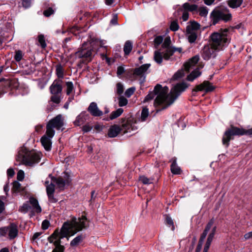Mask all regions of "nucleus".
I'll return each mask as SVG.
<instances>
[{"label":"nucleus","mask_w":252,"mask_h":252,"mask_svg":"<svg viewBox=\"0 0 252 252\" xmlns=\"http://www.w3.org/2000/svg\"><path fill=\"white\" fill-rule=\"evenodd\" d=\"M172 163L171 165V171L174 174H180L181 168L177 165L176 158H172Z\"/></svg>","instance_id":"27"},{"label":"nucleus","mask_w":252,"mask_h":252,"mask_svg":"<svg viewBox=\"0 0 252 252\" xmlns=\"http://www.w3.org/2000/svg\"><path fill=\"white\" fill-rule=\"evenodd\" d=\"M31 0H22L23 6L26 8L29 7L31 6Z\"/></svg>","instance_id":"52"},{"label":"nucleus","mask_w":252,"mask_h":252,"mask_svg":"<svg viewBox=\"0 0 252 252\" xmlns=\"http://www.w3.org/2000/svg\"><path fill=\"white\" fill-rule=\"evenodd\" d=\"M124 112L122 108H118L116 111H113L109 117V119L111 120H114L118 117H119Z\"/></svg>","instance_id":"34"},{"label":"nucleus","mask_w":252,"mask_h":252,"mask_svg":"<svg viewBox=\"0 0 252 252\" xmlns=\"http://www.w3.org/2000/svg\"><path fill=\"white\" fill-rule=\"evenodd\" d=\"M139 181L145 185H148L152 183V180L145 176H140L139 177Z\"/></svg>","instance_id":"42"},{"label":"nucleus","mask_w":252,"mask_h":252,"mask_svg":"<svg viewBox=\"0 0 252 252\" xmlns=\"http://www.w3.org/2000/svg\"><path fill=\"white\" fill-rule=\"evenodd\" d=\"M201 75V72H200L198 68H196L193 71H192L189 75L187 77V80L190 81H192L195 78L198 77Z\"/></svg>","instance_id":"29"},{"label":"nucleus","mask_w":252,"mask_h":252,"mask_svg":"<svg viewBox=\"0 0 252 252\" xmlns=\"http://www.w3.org/2000/svg\"><path fill=\"white\" fill-rule=\"evenodd\" d=\"M24 177H25L24 172L22 170H19L17 173V180L20 181H22L24 179Z\"/></svg>","instance_id":"49"},{"label":"nucleus","mask_w":252,"mask_h":252,"mask_svg":"<svg viewBox=\"0 0 252 252\" xmlns=\"http://www.w3.org/2000/svg\"><path fill=\"white\" fill-rule=\"evenodd\" d=\"M135 91V88L134 87L128 88L126 91L125 94L126 97H129L133 94Z\"/></svg>","instance_id":"44"},{"label":"nucleus","mask_w":252,"mask_h":252,"mask_svg":"<svg viewBox=\"0 0 252 252\" xmlns=\"http://www.w3.org/2000/svg\"><path fill=\"white\" fill-rule=\"evenodd\" d=\"M42 154L40 152L34 151H28L23 149L20 151L16 157V161L19 164H24L26 166H33L38 163Z\"/></svg>","instance_id":"4"},{"label":"nucleus","mask_w":252,"mask_h":252,"mask_svg":"<svg viewBox=\"0 0 252 252\" xmlns=\"http://www.w3.org/2000/svg\"><path fill=\"white\" fill-rule=\"evenodd\" d=\"M171 40L170 37H166L161 45V47L155 51L154 59L155 61L158 64H161L163 59L168 60L173 53L177 51L181 53L182 48H175L170 46Z\"/></svg>","instance_id":"3"},{"label":"nucleus","mask_w":252,"mask_h":252,"mask_svg":"<svg viewBox=\"0 0 252 252\" xmlns=\"http://www.w3.org/2000/svg\"><path fill=\"white\" fill-rule=\"evenodd\" d=\"M53 13L54 10L52 8H48L47 9L45 10L43 12V14L46 17H49Z\"/></svg>","instance_id":"51"},{"label":"nucleus","mask_w":252,"mask_h":252,"mask_svg":"<svg viewBox=\"0 0 252 252\" xmlns=\"http://www.w3.org/2000/svg\"><path fill=\"white\" fill-rule=\"evenodd\" d=\"M184 75V70L183 69L178 70L173 75L172 78L174 80L178 79Z\"/></svg>","instance_id":"43"},{"label":"nucleus","mask_w":252,"mask_h":252,"mask_svg":"<svg viewBox=\"0 0 252 252\" xmlns=\"http://www.w3.org/2000/svg\"><path fill=\"white\" fill-rule=\"evenodd\" d=\"M136 124L137 121L135 119L132 117L128 118L122 124V130L124 133L135 131L137 129Z\"/></svg>","instance_id":"12"},{"label":"nucleus","mask_w":252,"mask_h":252,"mask_svg":"<svg viewBox=\"0 0 252 252\" xmlns=\"http://www.w3.org/2000/svg\"><path fill=\"white\" fill-rule=\"evenodd\" d=\"M124 72V68L122 66H119L117 68V73L118 75L122 74Z\"/></svg>","instance_id":"57"},{"label":"nucleus","mask_w":252,"mask_h":252,"mask_svg":"<svg viewBox=\"0 0 252 252\" xmlns=\"http://www.w3.org/2000/svg\"><path fill=\"white\" fill-rule=\"evenodd\" d=\"M217 51L219 50L214 48L212 43L211 46H205L202 51V57L204 60H208L212 57H215Z\"/></svg>","instance_id":"14"},{"label":"nucleus","mask_w":252,"mask_h":252,"mask_svg":"<svg viewBox=\"0 0 252 252\" xmlns=\"http://www.w3.org/2000/svg\"><path fill=\"white\" fill-rule=\"evenodd\" d=\"M29 203L32 205V212L34 210L37 213H39L41 212V208L39 205L37 199L33 197H31L29 199Z\"/></svg>","instance_id":"25"},{"label":"nucleus","mask_w":252,"mask_h":252,"mask_svg":"<svg viewBox=\"0 0 252 252\" xmlns=\"http://www.w3.org/2000/svg\"><path fill=\"white\" fill-rule=\"evenodd\" d=\"M214 1L215 0H204V3L208 5H210L214 2Z\"/></svg>","instance_id":"63"},{"label":"nucleus","mask_w":252,"mask_h":252,"mask_svg":"<svg viewBox=\"0 0 252 252\" xmlns=\"http://www.w3.org/2000/svg\"><path fill=\"white\" fill-rule=\"evenodd\" d=\"M182 8L188 12H194L197 10L198 6L196 4H190L189 3L186 2L183 4Z\"/></svg>","instance_id":"28"},{"label":"nucleus","mask_w":252,"mask_h":252,"mask_svg":"<svg viewBox=\"0 0 252 252\" xmlns=\"http://www.w3.org/2000/svg\"><path fill=\"white\" fill-rule=\"evenodd\" d=\"M251 237H252V232H249L244 235V238L245 240L249 239Z\"/></svg>","instance_id":"59"},{"label":"nucleus","mask_w":252,"mask_h":252,"mask_svg":"<svg viewBox=\"0 0 252 252\" xmlns=\"http://www.w3.org/2000/svg\"><path fill=\"white\" fill-rule=\"evenodd\" d=\"M66 94L67 95H70L74 90V86L72 82H66Z\"/></svg>","instance_id":"37"},{"label":"nucleus","mask_w":252,"mask_h":252,"mask_svg":"<svg viewBox=\"0 0 252 252\" xmlns=\"http://www.w3.org/2000/svg\"><path fill=\"white\" fill-rule=\"evenodd\" d=\"M204 240H202V238H200L196 250V252H199L202 248V246Z\"/></svg>","instance_id":"54"},{"label":"nucleus","mask_w":252,"mask_h":252,"mask_svg":"<svg viewBox=\"0 0 252 252\" xmlns=\"http://www.w3.org/2000/svg\"><path fill=\"white\" fill-rule=\"evenodd\" d=\"M179 26L176 21H173L170 25V29L173 31H176L179 29Z\"/></svg>","instance_id":"48"},{"label":"nucleus","mask_w":252,"mask_h":252,"mask_svg":"<svg viewBox=\"0 0 252 252\" xmlns=\"http://www.w3.org/2000/svg\"><path fill=\"white\" fill-rule=\"evenodd\" d=\"M163 41V37L161 36H158L154 39L155 45L156 48Z\"/></svg>","instance_id":"46"},{"label":"nucleus","mask_w":252,"mask_h":252,"mask_svg":"<svg viewBox=\"0 0 252 252\" xmlns=\"http://www.w3.org/2000/svg\"><path fill=\"white\" fill-rule=\"evenodd\" d=\"M199 60V57L198 56H195L189 61L186 63L184 64L185 69L189 72L190 69H191L198 62Z\"/></svg>","instance_id":"21"},{"label":"nucleus","mask_w":252,"mask_h":252,"mask_svg":"<svg viewBox=\"0 0 252 252\" xmlns=\"http://www.w3.org/2000/svg\"><path fill=\"white\" fill-rule=\"evenodd\" d=\"M5 229L8 232V236L10 239H14L15 238L18 234V229L17 226L14 223H11L9 226L6 228H4L2 230L3 231L1 235H3L5 233Z\"/></svg>","instance_id":"16"},{"label":"nucleus","mask_w":252,"mask_h":252,"mask_svg":"<svg viewBox=\"0 0 252 252\" xmlns=\"http://www.w3.org/2000/svg\"><path fill=\"white\" fill-rule=\"evenodd\" d=\"M150 63H146L142 65L138 68H136L134 70L133 74L135 75L144 77V79L145 78V74L148 73V70L150 67Z\"/></svg>","instance_id":"17"},{"label":"nucleus","mask_w":252,"mask_h":252,"mask_svg":"<svg viewBox=\"0 0 252 252\" xmlns=\"http://www.w3.org/2000/svg\"><path fill=\"white\" fill-rule=\"evenodd\" d=\"M83 240V237L82 235H79L73 239L70 242V246L76 247L78 246Z\"/></svg>","instance_id":"35"},{"label":"nucleus","mask_w":252,"mask_h":252,"mask_svg":"<svg viewBox=\"0 0 252 252\" xmlns=\"http://www.w3.org/2000/svg\"><path fill=\"white\" fill-rule=\"evenodd\" d=\"M200 25L194 21L190 22L186 27V36L189 43H194L200 33Z\"/></svg>","instance_id":"10"},{"label":"nucleus","mask_w":252,"mask_h":252,"mask_svg":"<svg viewBox=\"0 0 252 252\" xmlns=\"http://www.w3.org/2000/svg\"><path fill=\"white\" fill-rule=\"evenodd\" d=\"M4 209V203L0 200V213H1Z\"/></svg>","instance_id":"62"},{"label":"nucleus","mask_w":252,"mask_h":252,"mask_svg":"<svg viewBox=\"0 0 252 252\" xmlns=\"http://www.w3.org/2000/svg\"><path fill=\"white\" fill-rule=\"evenodd\" d=\"M119 106L123 107L127 105L128 103L127 99L123 96H120L118 98Z\"/></svg>","instance_id":"38"},{"label":"nucleus","mask_w":252,"mask_h":252,"mask_svg":"<svg viewBox=\"0 0 252 252\" xmlns=\"http://www.w3.org/2000/svg\"><path fill=\"white\" fill-rule=\"evenodd\" d=\"M166 223L169 225L172 226V230L174 229L173 221L171 218L167 217L166 219Z\"/></svg>","instance_id":"56"},{"label":"nucleus","mask_w":252,"mask_h":252,"mask_svg":"<svg viewBox=\"0 0 252 252\" xmlns=\"http://www.w3.org/2000/svg\"><path fill=\"white\" fill-rule=\"evenodd\" d=\"M124 91V88L123 85L119 82L116 84V93L119 95H121Z\"/></svg>","instance_id":"40"},{"label":"nucleus","mask_w":252,"mask_h":252,"mask_svg":"<svg viewBox=\"0 0 252 252\" xmlns=\"http://www.w3.org/2000/svg\"><path fill=\"white\" fill-rule=\"evenodd\" d=\"M66 177H64V179L63 177H59L58 178H54L51 177L50 180L53 181L54 183H56L58 188L61 190L63 189L66 185H68L71 180L69 178V176L65 174Z\"/></svg>","instance_id":"15"},{"label":"nucleus","mask_w":252,"mask_h":252,"mask_svg":"<svg viewBox=\"0 0 252 252\" xmlns=\"http://www.w3.org/2000/svg\"><path fill=\"white\" fill-rule=\"evenodd\" d=\"M92 129V126H90L89 125H86L82 127V130L85 132H87L91 131Z\"/></svg>","instance_id":"55"},{"label":"nucleus","mask_w":252,"mask_h":252,"mask_svg":"<svg viewBox=\"0 0 252 252\" xmlns=\"http://www.w3.org/2000/svg\"><path fill=\"white\" fill-rule=\"evenodd\" d=\"M7 175L9 176H12L14 174V171L12 169H8L7 171Z\"/></svg>","instance_id":"60"},{"label":"nucleus","mask_w":252,"mask_h":252,"mask_svg":"<svg viewBox=\"0 0 252 252\" xmlns=\"http://www.w3.org/2000/svg\"><path fill=\"white\" fill-rule=\"evenodd\" d=\"M51 177L49 176V178L45 182V185L46 186V192L48 197L49 201L50 203H56L57 202V199L54 197V193L55 192V186L53 184V181L50 180Z\"/></svg>","instance_id":"13"},{"label":"nucleus","mask_w":252,"mask_h":252,"mask_svg":"<svg viewBox=\"0 0 252 252\" xmlns=\"http://www.w3.org/2000/svg\"><path fill=\"white\" fill-rule=\"evenodd\" d=\"M105 3L106 5H110L113 3L114 0H105Z\"/></svg>","instance_id":"64"},{"label":"nucleus","mask_w":252,"mask_h":252,"mask_svg":"<svg viewBox=\"0 0 252 252\" xmlns=\"http://www.w3.org/2000/svg\"><path fill=\"white\" fill-rule=\"evenodd\" d=\"M38 41L41 47L42 48H44L46 46V43L45 42L44 36L43 34H40L38 36Z\"/></svg>","instance_id":"41"},{"label":"nucleus","mask_w":252,"mask_h":252,"mask_svg":"<svg viewBox=\"0 0 252 252\" xmlns=\"http://www.w3.org/2000/svg\"><path fill=\"white\" fill-rule=\"evenodd\" d=\"M111 23L113 25L117 24V15H114L113 18L111 20Z\"/></svg>","instance_id":"58"},{"label":"nucleus","mask_w":252,"mask_h":252,"mask_svg":"<svg viewBox=\"0 0 252 252\" xmlns=\"http://www.w3.org/2000/svg\"><path fill=\"white\" fill-rule=\"evenodd\" d=\"M63 119L61 115H59L51 120L46 126V133L50 137H53L55 135L54 128L57 130H63Z\"/></svg>","instance_id":"8"},{"label":"nucleus","mask_w":252,"mask_h":252,"mask_svg":"<svg viewBox=\"0 0 252 252\" xmlns=\"http://www.w3.org/2000/svg\"><path fill=\"white\" fill-rule=\"evenodd\" d=\"M212 46L217 50H222L230 41L228 30L226 29L215 32L210 36Z\"/></svg>","instance_id":"5"},{"label":"nucleus","mask_w":252,"mask_h":252,"mask_svg":"<svg viewBox=\"0 0 252 252\" xmlns=\"http://www.w3.org/2000/svg\"><path fill=\"white\" fill-rule=\"evenodd\" d=\"M132 49V42L130 41H126L124 47V51L126 55H128Z\"/></svg>","instance_id":"33"},{"label":"nucleus","mask_w":252,"mask_h":252,"mask_svg":"<svg viewBox=\"0 0 252 252\" xmlns=\"http://www.w3.org/2000/svg\"><path fill=\"white\" fill-rule=\"evenodd\" d=\"M180 10L183 12L182 13V19L184 21H186L189 19V13L188 11L184 10L183 8L180 9Z\"/></svg>","instance_id":"47"},{"label":"nucleus","mask_w":252,"mask_h":252,"mask_svg":"<svg viewBox=\"0 0 252 252\" xmlns=\"http://www.w3.org/2000/svg\"><path fill=\"white\" fill-rule=\"evenodd\" d=\"M86 226L87 218L85 216L78 219L73 218L70 220L64 222L61 230L56 229L48 239L49 243H53L56 246L52 252H63L64 248L61 245V239L67 238L68 240L69 236L74 235Z\"/></svg>","instance_id":"1"},{"label":"nucleus","mask_w":252,"mask_h":252,"mask_svg":"<svg viewBox=\"0 0 252 252\" xmlns=\"http://www.w3.org/2000/svg\"><path fill=\"white\" fill-rule=\"evenodd\" d=\"M21 185L17 181H15L13 184L12 190L15 192H20L21 190Z\"/></svg>","instance_id":"39"},{"label":"nucleus","mask_w":252,"mask_h":252,"mask_svg":"<svg viewBox=\"0 0 252 252\" xmlns=\"http://www.w3.org/2000/svg\"><path fill=\"white\" fill-rule=\"evenodd\" d=\"M88 111L94 117H99L103 115V112L99 109L97 104L94 102L90 103Z\"/></svg>","instance_id":"18"},{"label":"nucleus","mask_w":252,"mask_h":252,"mask_svg":"<svg viewBox=\"0 0 252 252\" xmlns=\"http://www.w3.org/2000/svg\"><path fill=\"white\" fill-rule=\"evenodd\" d=\"M121 130H122V129L119 126L114 125L109 128L108 135L111 138L115 137L118 135Z\"/></svg>","instance_id":"23"},{"label":"nucleus","mask_w":252,"mask_h":252,"mask_svg":"<svg viewBox=\"0 0 252 252\" xmlns=\"http://www.w3.org/2000/svg\"><path fill=\"white\" fill-rule=\"evenodd\" d=\"M23 54L21 51L18 50L16 52L14 59L17 62H20L23 58Z\"/></svg>","instance_id":"45"},{"label":"nucleus","mask_w":252,"mask_h":252,"mask_svg":"<svg viewBox=\"0 0 252 252\" xmlns=\"http://www.w3.org/2000/svg\"><path fill=\"white\" fill-rule=\"evenodd\" d=\"M243 0H230L228 1V5L232 8L239 7L243 2Z\"/></svg>","instance_id":"32"},{"label":"nucleus","mask_w":252,"mask_h":252,"mask_svg":"<svg viewBox=\"0 0 252 252\" xmlns=\"http://www.w3.org/2000/svg\"><path fill=\"white\" fill-rule=\"evenodd\" d=\"M200 15L206 16L208 14V11L205 7H200L198 9Z\"/></svg>","instance_id":"50"},{"label":"nucleus","mask_w":252,"mask_h":252,"mask_svg":"<svg viewBox=\"0 0 252 252\" xmlns=\"http://www.w3.org/2000/svg\"><path fill=\"white\" fill-rule=\"evenodd\" d=\"M52 137H50L46 134L43 135L41 138V142L42 146L46 151H50L51 148V139Z\"/></svg>","instance_id":"22"},{"label":"nucleus","mask_w":252,"mask_h":252,"mask_svg":"<svg viewBox=\"0 0 252 252\" xmlns=\"http://www.w3.org/2000/svg\"><path fill=\"white\" fill-rule=\"evenodd\" d=\"M62 80L56 79L50 87V92L52 94L51 100L54 103L59 104L61 101V94L62 92Z\"/></svg>","instance_id":"9"},{"label":"nucleus","mask_w":252,"mask_h":252,"mask_svg":"<svg viewBox=\"0 0 252 252\" xmlns=\"http://www.w3.org/2000/svg\"><path fill=\"white\" fill-rule=\"evenodd\" d=\"M89 118V114L86 111H83L76 117L74 124L76 126H80L83 125Z\"/></svg>","instance_id":"20"},{"label":"nucleus","mask_w":252,"mask_h":252,"mask_svg":"<svg viewBox=\"0 0 252 252\" xmlns=\"http://www.w3.org/2000/svg\"><path fill=\"white\" fill-rule=\"evenodd\" d=\"M232 16L226 8H217L215 9L211 14L212 24L215 25L222 20L227 22L231 19Z\"/></svg>","instance_id":"7"},{"label":"nucleus","mask_w":252,"mask_h":252,"mask_svg":"<svg viewBox=\"0 0 252 252\" xmlns=\"http://www.w3.org/2000/svg\"><path fill=\"white\" fill-rule=\"evenodd\" d=\"M214 87L208 81H204L203 83L197 86L195 89L193 90V92H197L201 91H205L206 92H211L213 91Z\"/></svg>","instance_id":"19"},{"label":"nucleus","mask_w":252,"mask_h":252,"mask_svg":"<svg viewBox=\"0 0 252 252\" xmlns=\"http://www.w3.org/2000/svg\"><path fill=\"white\" fill-rule=\"evenodd\" d=\"M49 221L47 220H44L42 223V228L43 229H47L49 226Z\"/></svg>","instance_id":"53"},{"label":"nucleus","mask_w":252,"mask_h":252,"mask_svg":"<svg viewBox=\"0 0 252 252\" xmlns=\"http://www.w3.org/2000/svg\"><path fill=\"white\" fill-rule=\"evenodd\" d=\"M216 231V227H214L212 230V232H210V233L209 234V236H208L207 240V242L205 244V247H204V248L203 250V252H208V251L209 249V247L211 245V243L213 241V238L214 237Z\"/></svg>","instance_id":"24"},{"label":"nucleus","mask_w":252,"mask_h":252,"mask_svg":"<svg viewBox=\"0 0 252 252\" xmlns=\"http://www.w3.org/2000/svg\"><path fill=\"white\" fill-rule=\"evenodd\" d=\"M149 116V112L148 109L146 107H144L142 110L141 116L139 119V121L141 122H145L147 120Z\"/></svg>","instance_id":"31"},{"label":"nucleus","mask_w":252,"mask_h":252,"mask_svg":"<svg viewBox=\"0 0 252 252\" xmlns=\"http://www.w3.org/2000/svg\"><path fill=\"white\" fill-rule=\"evenodd\" d=\"M243 135H252V128L248 130H245L243 128L231 126L224 132L222 137V143L224 145L228 147L229 144V142L231 139L232 136Z\"/></svg>","instance_id":"6"},{"label":"nucleus","mask_w":252,"mask_h":252,"mask_svg":"<svg viewBox=\"0 0 252 252\" xmlns=\"http://www.w3.org/2000/svg\"><path fill=\"white\" fill-rule=\"evenodd\" d=\"M56 74L58 79L62 80L64 76V70L61 64H57L56 66Z\"/></svg>","instance_id":"30"},{"label":"nucleus","mask_w":252,"mask_h":252,"mask_svg":"<svg viewBox=\"0 0 252 252\" xmlns=\"http://www.w3.org/2000/svg\"><path fill=\"white\" fill-rule=\"evenodd\" d=\"M188 86L185 82L178 83L175 85L168 94V88L166 86L162 87L159 84L157 85L153 92H151L145 98L144 101H148L152 99L157 95L155 100V107H159L161 109L168 107L172 104L180 94L184 91Z\"/></svg>","instance_id":"2"},{"label":"nucleus","mask_w":252,"mask_h":252,"mask_svg":"<svg viewBox=\"0 0 252 252\" xmlns=\"http://www.w3.org/2000/svg\"><path fill=\"white\" fill-rule=\"evenodd\" d=\"M93 47L90 43H84L81 48L76 52V56L79 58L84 59L86 61L90 62L93 59Z\"/></svg>","instance_id":"11"},{"label":"nucleus","mask_w":252,"mask_h":252,"mask_svg":"<svg viewBox=\"0 0 252 252\" xmlns=\"http://www.w3.org/2000/svg\"><path fill=\"white\" fill-rule=\"evenodd\" d=\"M214 223V220L213 219H211L208 222L203 232L202 233V234H201V235L200 236V238H202V240H204L205 239V238L208 234V231L209 230H210V229L211 228H212V229H211V232H212V230L214 227H216L217 228V227L216 226H213Z\"/></svg>","instance_id":"26"},{"label":"nucleus","mask_w":252,"mask_h":252,"mask_svg":"<svg viewBox=\"0 0 252 252\" xmlns=\"http://www.w3.org/2000/svg\"><path fill=\"white\" fill-rule=\"evenodd\" d=\"M41 234V232H36L34 234V235L32 236V239L33 240H36L38 238V237Z\"/></svg>","instance_id":"61"},{"label":"nucleus","mask_w":252,"mask_h":252,"mask_svg":"<svg viewBox=\"0 0 252 252\" xmlns=\"http://www.w3.org/2000/svg\"><path fill=\"white\" fill-rule=\"evenodd\" d=\"M19 211L23 213H26L29 211H32V207L30 205V203L27 202L24 204L20 208Z\"/></svg>","instance_id":"36"}]
</instances>
